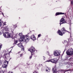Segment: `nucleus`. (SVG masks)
Wrapping results in <instances>:
<instances>
[{"label": "nucleus", "mask_w": 73, "mask_h": 73, "mask_svg": "<svg viewBox=\"0 0 73 73\" xmlns=\"http://www.w3.org/2000/svg\"><path fill=\"white\" fill-rule=\"evenodd\" d=\"M3 36L6 38H10L11 37V34L7 32L4 33L3 34Z\"/></svg>", "instance_id": "nucleus-5"}, {"label": "nucleus", "mask_w": 73, "mask_h": 73, "mask_svg": "<svg viewBox=\"0 0 73 73\" xmlns=\"http://www.w3.org/2000/svg\"><path fill=\"white\" fill-rule=\"evenodd\" d=\"M35 48L33 47V46L31 47L30 48H29V50L28 49V50L30 51L31 54H33V53H35Z\"/></svg>", "instance_id": "nucleus-8"}, {"label": "nucleus", "mask_w": 73, "mask_h": 73, "mask_svg": "<svg viewBox=\"0 0 73 73\" xmlns=\"http://www.w3.org/2000/svg\"><path fill=\"white\" fill-rule=\"evenodd\" d=\"M70 30H71L70 28Z\"/></svg>", "instance_id": "nucleus-42"}, {"label": "nucleus", "mask_w": 73, "mask_h": 73, "mask_svg": "<svg viewBox=\"0 0 73 73\" xmlns=\"http://www.w3.org/2000/svg\"><path fill=\"white\" fill-rule=\"evenodd\" d=\"M0 73H4V71H0Z\"/></svg>", "instance_id": "nucleus-24"}, {"label": "nucleus", "mask_w": 73, "mask_h": 73, "mask_svg": "<svg viewBox=\"0 0 73 73\" xmlns=\"http://www.w3.org/2000/svg\"><path fill=\"white\" fill-rule=\"evenodd\" d=\"M66 32H68V33L69 32V31L66 30L65 28L63 27V28L60 31V30L58 31L57 33H58L59 35L60 36H62L63 34H65L66 33Z\"/></svg>", "instance_id": "nucleus-2"}, {"label": "nucleus", "mask_w": 73, "mask_h": 73, "mask_svg": "<svg viewBox=\"0 0 73 73\" xmlns=\"http://www.w3.org/2000/svg\"><path fill=\"white\" fill-rule=\"evenodd\" d=\"M64 51V52H65V50Z\"/></svg>", "instance_id": "nucleus-43"}, {"label": "nucleus", "mask_w": 73, "mask_h": 73, "mask_svg": "<svg viewBox=\"0 0 73 73\" xmlns=\"http://www.w3.org/2000/svg\"><path fill=\"white\" fill-rule=\"evenodd\" d=\"M38 37H40L41 36V34H39L38 35Z\"/></svg>", "instance_id": "nucleus-27"}, {"label": "nucleus", "mask_w": 73, "mask_h": 73, "mask_svg": "<svg viewBox=\"0 0 73 73\" xmlns=\"http://www.w3.org/2000/svg\"><path fill=\"white\" fill-rule=\"evenodd\" d=\"M19 53H20V52H19Z\"/></svg>", "instance_id": "nucleus-44"}, {"label": "nucleus", "mask_w": 73, "mask_h": 73, "mask_svg": "<svg viewBox=\"0 0 73 73\" xmlns=\"http://www.w3.org/2000/svg\"><path fill=\"white\" fill-rule=\"evenodd\" d=\"M73 59V58H70L68 60L70 61H71Z\"/></svg>", "instance_id": "nucleus-19"}, {"label": "nucleus", "mask_w": 73, "mask_h": 73, "mask_svg": "<svg viewBox=\"0 0 73 73\" xmlns=\"http://www.w3.org/2000/svg\"><path fill=\"white\" fill-rule=\"evenodd\" d=\"M7 64H8V61H7L6 60H5L2 65L3 67V68H7Z\"/></svg>", "instance_id": "nucleus-6"}, {"label": "nucleus", "mask_w": 73, "mask_h": 73, "mask_svg": "<svg viewBox=\"0 0 73 73\" xmlns=\"http://www.w3.org/2000/svg\"><path fill=\"white\" fill-rule=\"evenodd\" d=\"M31 40H32L33 41H35V40H36V38L35 36L34 35H33L31 36Z\"/></svg>", "instance_id": "nucleus-10"}, {"label": "nucleus", "mask_w": 73, "mask_h": 73, "mask_svg": "<svg viewBox=\"0 0 73 73\" xmlns=\"http://www.w3.org/2000/svg\"><path fill=\"white\" fill-rule=\"evenodd\" d=\"M5 23H6V22H5L4 23H3V27H5L4 26H5V25H6L5 24Z\"/></svg>", "instance_id": "nucleus-22"}, {"label": "nucleus", "mask_w": 73, "mask_h": 73, "mask_svg": "<svg viewBox=\"0 0 73 73\" xmlns=\"http://www.w3.org/2000/svg\"><path fill=\"white\" fill-rule=\"evenodd\" d=\"M66 53L68 56H72L73 54V49L72 48L68 49L66 51Z\"/></svg>", "instance_id": "nucleus-3"}, {"label": "nucleus", "mask_w": 73, "mask_h": 73, "mask_svg": "<svg viewBox=\"0 0 73 73\" xmlns=\"http://www.w3.org/2000/svg\"><path fill=\"white\" fill-rule=\"evenodd\" d=\"M0 64H2V63L1 62V60H0Z\"/></svg>", "instance_id": "nucleus-31"}, {"label": "nucleus", "mask_w": 73, "mask_h": 73, "mask_svg": "<svg viewBox=\"0 0 73 73\" xmlns=\"http://www.w3.org/2000/svg\"><path fill=\"white\" fill-rule=\"evenodd\" d=\"M68 41H69V39H68Z\"/></svg>", "instance_id": "nucleus-36"}, {"label": "nucleus", "mask_w": 73, "mask_h": 73, "mask_svg": "<svg viewBox=\"0 0 73 73\" xmlns=\"http://www.w3.org/2000/svg\"><path fill=\"white\" fill-rule=\"evenodd\" d=\"M60 25H61V24H65V23H66V22L65 21V19L62 18L60 20Z\"/></svg>", "instance_id": "nucleus-7"}, {"label": "nucleus", "mask_w": 73, "mask_h": 73, "mask_svg": "<svg viewBox=\"0 0 73 73\" xmlns=\"http://www.w3.org/2000/svg\"><path fill=\"white\" fill-rule=\"evenodd\" d=\"M18 46H19V48H23V44H22V43H20L18 44H17Z\"/></svg>", "instance_id": "nucleus-12"}, {"label": "nucleus", "mask_w": 73, "mask_h": 73, "mask_svg": "<svg viewBox=\"0 0 73 73\" xmlns=\"http://www.w3.org/2000/svg\"><path fill=\"white\" fill-rule=\"evenodd\" d=\"M18 41L17 40H15V41L14 42V44H17V43Z\"/></svg>", "instance_id": "nucleus-17"}, {"label": "nucleus", "mask_w": 73, "mask_h": 73, "mask_svg": "<svg viewBox=\"0 0 73 73\" xmlns=\"http://www.w3.org/2000/svg\"><path fill=\"white\" fill-rule=\"evenodd\" d=\"M64 13H62L61 12H58L56 13V16H57L58 15H64Z\"/></svg>", "instance_id": "nucleus-11"}, {"label": "nucleus", "mask_w": 73, "mask_h": 73, "mask_svg": "<svg viewBox=\"0 0 73 73\" xmlns=\"http://www.w3.org/2000/svg\"><path fill=\"white\" fill-rule=\"evenodd\" d=\"M2 15L4 16V14L3 13H2Z\"/></svg>", "instance_id": "nucleus-37"}, {"label": "nucleus", "mask_w": 73, "mask_h": 73, "mask_svg": "<svg viewBox=\"0 0 73 73\" xmlns=\"http://www.w3.org/2000/svg\"><path fill=\"white\" fill-rule=\"evenodd\" d=\"M32 55H31L29 57V58H30V59H31V58H32Z\"/></svg>", "instance_id": "nucleus-25"}, {"label": "nucleus", "mask_w": 73, "mask_h": 73, "mask_svg": "<svg viewBox=\"0 0 73 73\" xmlns=\"http://www.w3.org/2000/svg\"><path fill=\"white\" fill-rule=\"evenodd\" d=\"M16 25H14L13 27H12L11 28L12 31H14V29L15 28H16Z\"/></svg>", "instance_id": "nucleus-14"}, {"label": "nucleus", "mask_w": 73, "mask_h": 73, "mask_svg": "<svg viewBox=\"0 0 73 73\" xmlns=\"http://www.w3.org/2000/svg\"><path fill=\"white\" fill-rule=\"evenodd\" d=\"M54 54L55 56H60V52L57 51H54Z\"/></svg>", "instance_id": "nucleus-9"}, {"label": "nucleus", "mask_w": 73, "mask_h": 73, "mask_svg": "<svg viewBox=\"0 0 73 73\" xmlns=\"http://www.w3.org/2000/svg\"><path fill=\"white\" fill-rule=\"evenodd\" d=\"M5 28L6 29V30H7L8 29V27H7V26L6 27H5Z\"/></svg>", "instance_id": "nucleus-23"}, {"label": "nucleus", "mask_w": 73, "mask_h": 73, "mask_svg": "<svg viewBox=\"0 0 73 73\" xmlns=\"http://www.w3.org/2000/svg\"><path fill=\"white\" fill-rule=\"evenodd\" d=\"M62 70L59 71L58 72V73H62Z\"/></svg>", "instance_id": "nucleus-20"}, {"label": "nucleus", "mask_w": 73, "mask_h": 73, "mask_svg": "<svg viewBox=\"0 0 73 73\" xmlns=\"http://www.w3.org/2000/svg\"><path fill=\"white\" fill-rule=\"evenodd\" d=\"M52 70H53V68H52Z\"/></svg>", "instance_id": "nucleus-40"}, {"label": "nucleus", "mask_w": 73, "mask_h": 73, "mask_svg": "<svg viewBox=\"0 0 73 73\" xmlns=\"http://www.w3.org/2000/svg\"><path fill=\"white\" fill-rule=\"evenodd\" d=\"M21 48V50H23V51H24V47H23Z\"/></svg>", "instance_id": "nucleus-21"}, {"label": "nucleus", "mask_w": 73, "mask_h": 73, "mask_svg": "<svg viewBox=\"0 0 73 73\" xmlns=\"http://www.w3.org/2000/svg\"><path fill=\"white\" fill-rule=\"evenodd\" d=\"M69 67V65H68L66 67L67 68H68V67Z\"/></svg>", "instance_id": "nucleus-32"}, {"label": "nucleus", "mask_w": 73, "mask_h": 73, "mask_svg": "<svg viewBox=\"0 0 73 73\" xmlns=\"http://www.w3.org/2000/svg\"><path fill=\"white\" fill-rule=\"evenodd\" d=\"M29 36H23L21 37L19 40L21 42L23 41L26 42H28L29 41Z\"/></svg>", "instance_id": "nucleus-1"}, {"label": "nucleus", "mask_w": 73, "mask_h": 73, "mask_svg": "<svg viewBox=\"0 0 73 73\" xmlns=\"http://www.w3.org/2000/svg\"><path fill=\"white\" fill-rule=\"evenodd\" d=\"M50 70V68H49L48 69V70Z\"/></svg>", "instance_id": "nucleus-34"}, {"label": "nucleus", "mask_w": 73, "mask_h": 73, "mask_svg": "<svg viewBox=\"0 0 73 73\" xmlns=\"http://www.w3.org/2000/svg\"><path fill=\"white\" fill-rule=\"evenodd\" d=\"M19 35V36H20L21 37L23 36H24L23 35V33H20Z\"/></svg>", "instance_id": "nucleus-16"}, {"label": "nucleus", "mask_w": 73, "mask_h": 73, "mask_svg": "<svg viewBox=\"0 0 73 73\" xmlns=\"http://www.w3.org/2000/svg\"><path fill=\"white\" fill-rule=\"evenodd\" d=\"M64 52H65V51H64L63 52V53H64Z\"/></svg>", "instance_id": "nucleus-38"}, {"label": "nucleus", "mask_w": 73, "mask_h": 73, "mask_svg": "<svg viewBox=\"0 0 73 73\" xmlns=\"http://www.w3.org/2000/svg\"><path fill=\"white\" fill-rule=\"evenodd\" d=\"M43 57L44 60H45V56H43Z\"/></svg>", "instance_id": "nucleus-29"}, {"label": "nucleus", "mask_w": 73, "mask_h": 73, "mask_svg": "<svg viewBox=\"0 0 73 73\" xmlns=\"http://www.w3.org/2000/svg\"><path fill=\"white\" fill-rule=\"evenodd\" d=\"M47 62H51L52 63H56L57 62V58H55L51 60H48L47 61Z\"/></svg>", "instance_id": "nucleus-4"}, {"label": "nucleus", "mask_w": 73, "mask_h": 73, "mask_svg": "<svg viewBox=\"0 0 73 73\" xmlns=\"http://www.w3.org/2000/svg\"><path fill=\"white\" fill-rule=\"evenodd\" d=\"M68 71H69V70H62V73H65L66 72H67Z\"/></svg>", "instance_id": "nucleus-15"}, {"label": "nucleus", "mask_w": 73, "mask_h": 73, "mask_svg": "<svg viewBox=\"0 0 73 73\" xmlns=\"http://www.w3.org/2000/svg\"><path fill=\"white\" fill-rule=\"evenodd\" d=\"M9 73H13L12 72H9Z\"/></svg>", "instance_id": "nucleus-35"}, {"label": "nucleus", "mask_w": 73, "mask_h": 73, "mask_svg": "<svg viewBox=\"0 0 73 73\" xmlns=\"http://www.w3.org/2000/svg\"><path fill=\"white\" fill-rule=\"evenodd\" d=\"M33 73H36V72H33Z\"/></svg>", "instance_id": "nucleus-39"}, {"label": "nucleus", "mask_w": 73, "mask_h": 73, "mask_svg": "<svg viewBox=\"0 0 73 73\" xmlns=\"http://www.w3.org/2000/svg\"><path fill=\"white\" fill-rule=\"evenodd\" d=\"M2 25V24L1 23V20H0V27H1Z\"/></svg>", "instance_id": "nucleus-18"}, {"label": "nucleus", "mask_w": 73, "mask_h": 73, "mask_svg": "<svg viewBox=\"0 0 73 73\" xmlns=\"http://www.w3.org/2000/svg\"><path fill=\"white\" fill-rule=\"evenodd\" d=\"M56 72H57V70H55L54 71V73H56Z\"/></svg>", "instance_id": "nucleus-26"}, {"label": "nucleus", "mask_w": 73, "mask_h": 73, "mask_svg": "<svg viewBox=\"0 0 73 73\" xmlns=\"http://www.w3.org/2000/svg\"><path fill=\"white\" fill-rule=\"evenodd\" d=\"M46 71H48V72H49V70H46Z\"/></svg>", "instance_id": "nucleus-33"}, {"label": "nucleus", "mask_w": 73, "mask_h": 73, "mask_svg": "<svg viewBox=\"0 0 73 73\" xmlns=\"http://www.w3.org/2000/svg\"><path fill=\"white\" fill-rule=\"evenodd\" d=\"M71 4H73V2L72 1L71 2Z\"/></svg>", "instance_id": "nucleus-30"}, {"label": "nucleus", "mask_w": 73, "mask_h": 73, "mask_svg": "<svg viewBox=\"0 0 73 73\" xmlns=\"http://www.w3.org/2000/svg\"><path fill=\"white\" fill-rule=\"evenodd\" d=\"M11 58H11L9 60H11Z\"/></svg>", "instance_id": "nucleus-41"}, {"label": "nucleus", "mask_w": 73, "mask_h": 73, "mask_svg": "<svg viewBox=\"0 0 73 73\" xmlns=\"http://www.w3.org/2000/svg\"><path fill=\"white\" fill-rule=\"evenodd\" d=\"M22 56H23V54H20V57H22Z\"/></svg>", "instance_id": "nucleus-28"}, {"label": "nucleus", "mask_w": 73, "mask_h": 73, "mask_svg": "<svg viewBox=\"0 0 73 73\" xmlns=\"http://www.w3.org/2000/svg\"><path fill=\"white\" fill-rule=\"evenodd\" d=\"M4 56H5V58L6 59L7 57H9V54H4Z\"/></svg>", "instance_id": "nucleus-13"}]
</instances>
